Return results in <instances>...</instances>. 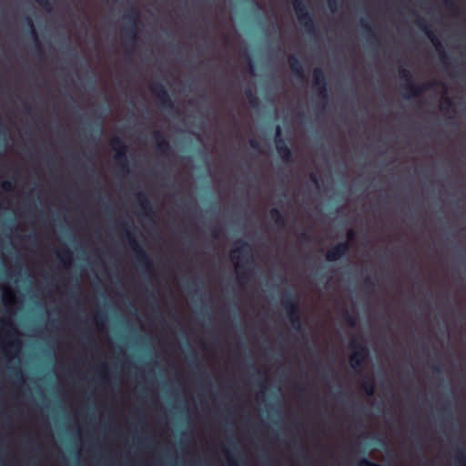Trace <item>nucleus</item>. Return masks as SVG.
<instances>
[{"label":"nucleus","mask_w":466,"mask_h":466,"mask_svg":"<svg viewBox=\"0 0 466 466\" xmlns=\"http://www.w3.org/2000/svg\"><path fill=\"white\" fill-rule=\"evenodd\" d=\"M122 228L125 230L126 237L134 254V259L137 268L141 271L152 273L154 269L152 259L144 248L139 244L134 233L129 230V228H134L133 222H123Z\"/></svg>","instance_id":"1"},{"label":"nucleus","mask_w":466,"mask_h":466,"mask_svg":"<svg viewBox=\"0 0 466 466\" xmlns=\"http://www.w3.org/2000/svg\"><path fill=\"white\" fill-rule=\"evenodd\" d=\"M239 246L231 251V259L236 263V270L238 280L244 284L248 279V265L251 264L252 250L250 245L243 240H238Z\"/></svg>","instance_id":"2"},{"label":"nucleus","mask_w":466,"mask_h":466,"mask_svg":"<svg viewBox=\"0 0 466 466\" xmlns=\"http://www.w3.org/2000/svg\"><path fill=\"white\" fill-rule=\"evenodd\" d=\"M294 11L297 15L298 21L303 30L315 35L318 31V26L312 13L308 11L304 0H291Z\"/></svg>","instance_id":"3"},{"label":"nucleus","mask_w":466,"mask_h":466,"mask_svg":"<svg viewBox=\"0 0 466 466\" xmlns=\"http://www.w3.org/2000/svg\"><path fill=\"white\" fill-rule=\"evenodd\" d=\"M416 25L417 26L421 29L427 36L430 38L431 43L434 45L440 57V61L444 67L451 66V56L446 52L442 43L440 41V39L436 36L434 31L431 29V25L427 22V20L423 17H417L416 19Z\"/></svg>","instance_id":"4"},{"label":"nucleus","mask_w":466,"mask_h":466,"mask_svg":"<svg viewBox=\"0 0 466 466\" xmlns=\"http://www.w3.org/2000/svg\"><path fill=\"white\" fill-rule=\"evenodd\" d=\"M110 147L114 150V159L123 174L129 172V163L127 160V146L117 136H114L110 140Z\"/></svg>","instance_id":"5"},{"label":"nucleus","mask_w":466,"mask_h":466,"mask_svg":"<svg viewBox=\"0 0 466 466\" xmlns=\"http://www.w3.org/2000/svg\"><path fill=\"white\" fill-rule=\"evenodd\" d=\"M350 348L352 349L353 351L350 356V366L353 370L361 372L363 363L369 355V350L363 343L358 341L355 339H351Z\"/></svg>","instance_id":"6"},{"label":"nucleus","mask_w":466,"mask_h":466,"mask_svg":"<svg viewBox=\"0 0 466 466\" xmlns=\"http://www.w3.org/2000/svg\"><path fill=\"white\" fill-rule=\"evenodd\" d=\"M151 93L157 99L159 106L167 111L177 112L167 90L161 83H153L149 86Z\"/></svg>","instance_id":"7"},{"label":"nucleus","mask_w":466,"mask_h":466,"mask_svg":"<svg viewBox=\"0 0 466 466\" xmlns=\"http://www.w3.org/2000/svg\"><path fill=\"white\" fill-rule=\"evenodd\" d=\"M151 93L157 99L159 106L167 111L177 112L167 90L161 83H153L149 86Z\"/></svg>","instance_id":"8"},{"label":"nucleus","mask_w":466,"mask_h":466,"mask_svg":"<svg viewBox=\"0 0 466 466\" xmlns=\"http://www.w3.org/2000/svg\"><path fill=\"white\" fill-rule=\"evenodd\" d=\"M439 83L437 81H427L423 84H416L413 81L404 83L400 86V91L405 97H418L424 91L432 89Z\"/></svg>","instance_id":"9"},{"label":"nucleus","mask_w":466,"mask_h":466,"mask_svg":"<svg viewBox=\"0 0 466 466\" xmlns=\"http://www.w3.org/2000/svg\"><path fill=\"white\" fill-rule=\"evenodd\" d=\"M313 88L317 92L320 100L327 103L329 100L328 81L324 71L320 67H316L312 72Z\"/></svg>","instance_id":"10"},{"label":"nucleus","mask_w":466,"mask_h":466,"mask_svg":"<svg viewBox=\"0 0 466 466\" xmlns=\"http://www.w3.org/2000/svg\"><path fill=\"white\" fill-rule=\"evenodd\" d=\"M275 144L280 158L286 163L292 162V151L281 137V128L279 126L276 127Z\"/></svg>","instance_id":"11"},{"label":"nucleus","mask_w":466,"mask_h":466,"mask_svg":"<svg viewBox=\"0 0 466 466\" xmlns=\"http://www.w3.org/2000/svg\"><path fill=\"white\" fill-rule=\"evenodd\" d=\"M122 36L126 53L128 54L134 50V45L137 38V25H125L122 30Z\"/></svg>","instance_id":"12"},{"label":"nucleus","mask_w":466,"mask_h":466,"mask_svg":"<svg viewBox=\"0 0 466 466\" xmlns=\"http://www.w3.org/2000/svg\"><path fill=\"white\" fill-rule=\"evenodd\" d=\"M349 241L339 242L335 246L331 247L326 253V259L329 262H334L340 259L343 256H346L350 252Z\"/></svg>","instance_id":"13"},{"label":"nucleus","mask_w":466,"mask_h":466,"mask_svg":"<svg viewBox=\"0 0 466 466\" xmlns=\"http://www.w3.org/2000/svg\"><path fill=\"white\" fill-rule=\"evenodd\" d=\"M281 304L289 318L299 314V302L290 291L283 296Z\"/></svg>","instance_id":"14"},{"label":"nucleus","mask_w":466,"mask_h":466,"mask_svg":"<svg viewBox=\"0 0 466 466\" xmlns=\"http://www.w3.org/2000/svg\"><path fill=\"white\" fill-rule=\"evenodd\" d=\"M136 197L137 201L139 207L141 208L144 216L150 219L156 217V212L153 208V206L149 199L147 198V197L146 196V194L139 191L136 194Z\"/></svg>","instance_id":"15"},{"label":"nucleus","mask_w":466,"mask_h":466,"mask_svg":"<svg viewBox=\"0 0 466 466\" xmlns=\"http://www.w3.org/2000/svg\"><path fill=\"white\" fill-rule=\"evenodd\" d=\"M153 137L156 138L157 151L162 156L168 155L171 150V147L169 142L163 136V134L158 130H155L153 132Z\"/></svg>","instance_id":"16"},{"label":"nucleus","mask_w":466,"mask_h":466,"mask_svg":"<svg viewBox=\"0 0 466 466\" xmlns=\"http://www.w3.org/2000/svg\"><path fill=\"white\" fill-rule=\"evenodd\" d=\"M5 325H8L10 328L7 330V336L10 338V341L8 346L10 349L15 350V351H18L20 348V340L17 339L18 330L15 327L13 326L12 323L3 322Z\"/></svg>","instance_id":"17"},{"label":"nucleus","mask_w":466,"mask_h":466,"mask_svg":"<svg viewBox=\"0 0 466 466\" xmlns=\"http://www.w3.org/2000/svg\"><path fill=\"white\" fill-rule=\"evenodd\" d=\"M288 61L292 74L301 78L304 77L303 66L299 59L296 56L290 55Z\"/></svg>","instance_id":"18"},{"label":"nucleus","mask_w":466,"mask_h":466,"mask_svg":"<svg viewBox=\"0 0 466 466\" xmlns=\"http://www.w3.org/2000/svg\"><path fill=\"white\" fill-rule=\"evenodd\" d=\"M360 388L369 397L375 394V382L370 377L365 376L363 378Z\"/></svg>","instance_id":"19"},{"label":"nucleus","mask_w":466,"mask_h":466,"mask_svg":"<svg viewBox=\"0 0 466 466\" xmlns=\"http://www.w3.org/2000/svg\"><path fill=\"white\" fill-rule=\"evenodd\" d=\"M125 21V25H137L138 22V14L137 10L135 6L127 9L123 16Z\"/></svg>","instance_id":"20"},{"label":"nucleus","mask_w":466,"mask_h":466,"mask_svg":"<svg viewBox=\"0 0 466 466\" xmlns=\"http://www.w3.org/2000/svg\"><path fill=\"white\" fill-rule=\"evenodd\" d=\"M56 257L65 265V267H69L71 265L72 253L67 247H65L61 250L57 251Z\"/></svg>","instance_id":"21"},{"label":"nucleus","mask_w":466,"mask_h":466,"mask_svg":"<svg viewBox=\"0 0 466 466\" xmlns=\"http://www.w3.org/2000/svg\"><path fill=\"white\" fill-rule=\"evenodd\" d=\"M456 466H466V452L463 448L458 446L454 456Z\"/></svg>","instance_id":"22"},{"label":"nucleus","mask_w":466,"mask_h":466,"mask_svg":"<svg viewBox=\"0 0 466 466\" xmlns=\"http://www.w3.org/2000/svg\"><path fill=\"white\" fill-rule=\"evenodd\" d=\"M360 27L362 28V30L369 34L370 38L376 42H379V37L377 36V35L375 34L372 26L370 25V24L367 21V19H361L360 20Z\"/></svg>","instance_id":"23"},{"label":"nucleus","mask_w":466,"mask_h":466,"mask_svg":"<svg viewBox=\"0 0 466 466\" xmlns=\"http://www.w3.org/2000/svg\"><path fill=\"white\" fill-rule=\"evenodd\" d=\"M245 96L252 107H258L259 106V99L250 87L245 89Z\"/></svg>","instance_id":"24"},{"label":"nucleus","mask_w":466,"mask_h":466,"mask_svg":"<svg viewBox=\"0 0 466 466\" xmlns=\"http://www.w3.org/2000/svg\"><path fill=\"white\" fill-rule=\"evenodd\" d=\"M442 2L446 10H448L453 15L459 14L460 9L455 0H442Z\"/></svg>","instance_id":"25"},{"label":"nucleus","mask_w":466,"mask_h":466,"mask_svg":"<svg viewBox=\"0 0 466 466\" xmlns=\"http://www.w3.org/2000/svg\"><path fill=\"white\" fill-rule=\"evenodd\" d=\"M289 319L295 330H297V331L302 330L301 319H300L299 314L289 317Z\"/></svg>","instance_id":"26"},{"label":"nucleus","mask_w":466,"mask_h":466,"mask_svg":"<svg viewBox=\"0 0 466 466\" xmlns=\"http://www.w3.org/2000/svg\"><path fill=\"white\" fill-rule=\"evenodd\" d=\"M342 318L344 321L350 326V327H355L356 326V318L350 314L349 311H344L342 314Z\"/></svg>","instance_id":"27"},{"label":"nucleus","mask_w":466,"mask_h":466,"mask_svg":"<svg viewBox=\"0 0 466 466\" xmlns=\"http://www.w3.org/2000/svg\"><path fill=\"white\" fill-rule=\"evenodd\" d=\"M399 73H400V79L404 80L406 83H408L410 81H413L412 75L410 70H408L404 67H400L399 70Z\"/></svg>","instance_id":"28"},{"label":"nucleus","mask_w":466,"mask_h":466,"mask_svg":"<svg viewBox=\"0 0 466 466\" xmlns=\"http://www.w3.org/2000/svg\"><path fill=\"white\" fill-rule=\"evenodd\" d=\"M452 106H453L452 100L450 97L445 96L442 99L441 106V110H442V111H450V110L452 109Z\"/></svg>","instance_id":"29"},{"label":"nucleus","mask_w":466,"mask_h":466,"mask_svg":"<svg viewBox=\"0 0 466 466\" xmlns=\"http://www.w3.org/2000/svg\"><path fill=\"white\" fill-rule=\"evenodd\" d=\"M309 179L318 187H320V185L323 183L322 177L319 175H318L317 173H314V172L309 174Z\"/></svg>","instance_id":"30"},{"label":"nucleus","mask_w":466,"mask_h":466,"mask_svg":"<svg viewBox=\"0 0 466 466\" xmlns=\"http://www.w3.org/2000/svg\"><path fill=\"white\" fill-rule=\"evenodd\" d=\"M274 223L280 229H283L286 227L287 220L283 212L280 213V216L275 220Z\"/></svg>","instance_id":"31"},{"label":"nucleus","mask_w":466,"mask_h":466,"mask_svg":"<svg viewBox=\"0 0 466 466\" xmlns=\"http://www.w3.org/2000/svg\"><path fill=\"white\" fill-rule=\"evenodd\" d=\"M187 360H188V362L190 363L191 367H193L195 364H198V362H199L198 353L193 350L190 351V354H189Z\"/></svg>","instance_id":"32"},{"label":"nucleus","mask_w":466,"mask_h":466,"mask_svg":"<svg viewBox=\"0 0 466 466\" xmlns=\"http://www.w3.org/2000/svg\"><path fill=\"white\" fill-rule=\"evenodd\" d=\"M106 320V315L104 312H97L96 315V322L98 327H102V325Z\"/></svg>","instance_id":"33"},{"label":"nucleus","mask_w":466,"mask_h":466,"mask_svg":"<svg viewBox=\"0 0 466 466\" xmlns=\"http://www.w3.org/2000/svg\"><path fill=\"white\" fill-rule=\"evenodd\" d=\"M364 285L367 289H372L375 288L376 282L370 276H367L364 279Z\"/></svg>","instance_id":"34"},{"label":"nucleus","mask_w":466,"mask_h":466,"mask_svg":"<svg viewBox=\"0 0 466 466\" xmlns=\"http://www.w3.org/2000/svg\"><path fill=\"white\" fill-rule=\"evenodd\" d=\"M26 21H27L28 25L30 26L32 36L34 37V39L35 41H37V33L35 29L34 23H33L32 19L30 17H27Z\"/></svg>","instance_id":"35"},{"label":"nucleus","mask_w":466,"mask_h":466,"mask_svg":"<svg viewBox=\"0 0 466 466\" xmlns=\"http://www.w3.org/2000/svg\"><path fill=\"white\" fill-rule=\"evenodd\" d=\"M281 212V210L276 208L270 209L269 216L273 222H275V220L280 216Z\"/></svg>","instance_id":"36"},{"label":"nucleus","mask_w":466,"mask_h":466,"mask_svg":"<svg viewBox=\"0 0 466 466\" xmlns=\"http://www.w3.org/2000/svg\"><path fill=\"white\" fill-rule=\"evenodd\" d=\"M39 5L45 8L47 11L51 10V4L49 0H35Z\"/></svg>","instance_id":"37"},{"label":"nucleus","mask_w":466,"mask_h":466,"mask_svg":"<svg viewBox=\"0 0 466 466\" xmlns=\"http://www.w3.org/2000/svg\"><path fill=\"white\" fill-rule=\"evenodd\" d=\"M328 5L331 12H336L338 9V0H327Z\"/></svg>","instance_id":"38"},{"label":"nucleus","mask_w":466,"mask_h":466,"mask_svg":"<svg viewBox=\"0 0 466 466\" xmlns=\"http://www.w3.org/2000/svg\"><path fill=\"white\" fill-rule=\"evenodd\" d=\"M2 188H3L5 191H11V190L14 188L13 183H12L11 181L5 180V181L2 183Z\"/></svg>","instance_id":"39"},{"label":"nucleus","mask_w":466,"mask_h":466,"mask_svg":"<svg viewBox=\"0 0 466 466\" xmlns=\"http://www.w3.org/2000/svg\"><path fill=\"white\" fill-rule=\"evenodd\" d=\"M249 147L253 149H256V150H260V144L258 143V141L255 138H251L249 140Z\"/></svg>","instance_id":"40"},{"label":"nucleus","mask_w":466,"mask_h":466,"mask_svg":"<svg viewBox=\"0 0 466 466\" xmlns=\"http://www.w3.org/2000/svg\"><path fill=\"white\" fill-rule=\"evenodd\" d=\"M228 459L229 466H239L238 461L235 460L231 455L228 454Z\"/></svg>","instance_id":"41"},{"label":"nucleus","mask_w":466,"mask_h":466,"mask_svg":"<svg viewBox=\"0 0 466 466\" xmlns=\"http://www.w3.org/2000/svg\"><path fill=\"white\" fill-rule=\"evenodd\" d=\"M355 237V231L353 229H350L347 233L348 240H352Z\"/></svg>","instance_id":"42"},{"label":"nucleus","mask_w":466,"mask_h":466,"mask_svg":"<svg viewBox=\"0 0 466 466\" xmlns=\"http://www.w3.org/2000/svg\"><path fill=\"white\" fill-rule=\"evenodd\" d=\"M14 294L13 292L10 290V289H6L4 293V298L5 299H9V298H13Z\"/></svg>","instance_id":"43"},{"label":"nucleus","mask_w":466,"mask_h":466,"mask_svg":"<svg viewBox=\"0 0 466 466\" xmlns=\"http://www.w3.org/2000/svg\"><path fill=\"white\" fill-rule=\"evenodd\" d=\"M443 410H444V412H445L449 417H451V418H452V417H453L452 412H451V409H450V407H449V406H445V407H444V409H443Z\"/></svg>","instance_id":"44"},{"label":"nucleus","mask_w":466,"mask_h":466,"mask_svg":"<svg viewBox=\"0 0 466 466\" xmlns=\"http://www.w3.org/2000/svg\"><path fill=\"white\" fill-rule=\"evenodd\" d=\"M300 238H301L302 240H307V241H309V234H308L306 231H304V232H302V233L300 234Z\"/></svg>","instance_id":"45"},{"label":"nucleus","mask_w":466,"mask_h":466,"mask_svg":"<svg viewBox=\"0 0 466 466\" xmlns=\"http://www.w3.org/2000/svg\"><path fill=\"white\" fill-rule=\"evenodd\" d=\"M220 231L218 228L212 230V237L218 238L219 237Z\"/></svg>","instance_id":"46"},{"label":"nucleus","mask_w":466,"mask_h":466,"mask_svg":"<svg viewBox=\"0 0 466 466\" xmlns=\"http://www.w3.org/2000/svg\"><path fill=\"white\" fill-rule=\"evenodd\" d=\"M433 370L438 372V373H441V366L440 364H436L432 367Z\"/></svg>","instance_id":"47"},{"label":"nucleus","mask_w":466,"mask_h":466,"mask_svg":"<svg viewBox=\"0 0 466 466\" xmlns=\"http://www.w3.org/2000/svg\"><path fill=\"white\" fill-rule=\"evenodd\" d=\"M15 377H16L19 380H23V374H22V372H21L19 370H15Z\"/></svg>","instance_id":"48"},{"label":"nucleus","mask_w":466,"mask_h":466,"mask_svg":"<svg viewBox=\"0 0 466 466\" xmlns=\"http://www.w3.org/2000/svg\"><path fill=\"white\" fill-rule=\"evenodd\" d=\"M86 339H87V341L90 340L92 346H95L94 339L90 336H87Z\"/></svg>","instance_id":"49"},{"label":"nucleus","mask_w":466,"mask_h":466,"mask_svg":"<svg viewBox=\"0 0 466 466\" xmlns=\"http://www.w3.org/2000/svg\"><path fill=\"white\" fill-rule=\"evenodd\" d=\"M259 387L261 388L262 390H266V384L264 382H260L259 383Z\"/></svg>","instance_id":"50"},{"label":"nucleus","mask_w":466,"mask_h":466,"mask_svg":"<svg viewBox=\"0 0 466 466\" xmlns=\"http://www.w3.org/2000/svg\"><path fill=\"white\" fill-rule=\"evenodd\" d=\"M36 50H37V52H40L42 50V47L39 45H37L36 46Z\"/></svg>","instance_id":"51"},{"label":"nucleus","mask_w":466,"mask_h":466,"mask_svg":"<svg viewBox=\"0 0 466 466\" xmlns=\"http://www.w3.org/2000/svg\"><path fill=\"white\" fill-rule=\"evenodd\" d=\"M103 119H104L103 117H101V118H100V122H99L100 127H101V126H102V124H103Z\"/></svg>","instance_id":"52"},{"label":"nucleus","mask_w":466,"mask_h":466,"mask_svg":"<svg viewBox=\"0 0 466 466\" xmlns=\"http://www.w3.org/2000/svg\"><path fill=\"white\" fill-rule=\"evenodd\" d=\"M25 108L29 111L30 107L28 106V105H27V104H25Z\"/></svg>","instance_id":"53"},{"label":"nucleus","mask_w":466,"mask_h":466,"mask_svg":"<svg viewBox=\"0 0 466 466\" xmlns=\"http://www.w3.org/2000/svg\"><path fill=\"white\" fill-rule=\"evenodd\" d=\"M302 457L303 459H307V455L305 454V452L302 453Z\"/></svg>","instance_id":"54"},{"label":"nucleus","mask_w":466,"mask_h":466,"mask_svg":"<svg viewBox=\"0 0 466 466\" xmlns=\"http://www.w3.org/2000/svg\"><path fill=\"white\" fill-rule=\"evenodd\" d=\"M298 389H299L300 391L304 390V389H303V388H301V387H298Z\"/></svg>","instance_id":"55"}]
</instances>
